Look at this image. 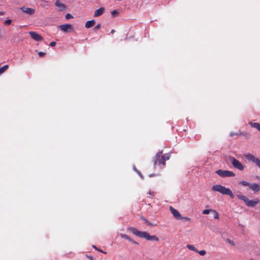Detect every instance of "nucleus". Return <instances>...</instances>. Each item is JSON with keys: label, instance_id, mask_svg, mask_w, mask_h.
<instances>
[{"label": "nucleus", "instance_id": "nucleus-38", "mask_svg": "<svg viewBox=\"0 0 260 260\" xmlns=\"http://www.w3.org/2000/svg\"><path fill=\"white\" fill-rule=\"evenodd\" d=\"M38 55L40 56V57H42L44 55H45V53L44 52H39L38 53Z\"/></svg>", "mask_w": 260, "mask_h": 260}, {"label": "nucleus", "instance_id": "nucleus-21", "mask_svg": "<svg viewBox=\"0 0 260 260\" xmlns=\"http://www.w3.org/2000/svg\"><path fill=\"white\" fill-rule=\"evenodd\" d=\"M186 247L190 250L195 251L196 252H198V250H197V249L196 248H195L194 246L192 245L188 244V245H187Z\"/></svg>", "mask_w": 260, "mask_h": 260}, {"label": "nucleus", "instance_id": "nucleus-17", "mask_svg": "<svg viewBox=\"0 0 260 260\" xmlns=\"http://www.w3.org/2000/svg\"><path fill=\"white\" fill-rule=\"evenodd\" d=\"M40 3V5L42 7L49 6L50 2L45 0H38Z\"/></svg>", "mask_w": 260, "mask_h": 260}, {"label": "nucleus", "instance_id": "nucleus-6", "mask_svg": "<svg viewBox=\"0 0 260 260\" xmlns=\"http://www.w3.org/2000/svg\"><path fill=\"white\" fill-rule=\"evenodd\" d=\"M59 27L60 28L61 30L65 32H69L73 31L74 27L72 24H65L60 25L59 26Z\"/></svg>", "mask_w": 260, "mask_h": 260}, {"label": "nucleus", "instance_id": "nucleus-13", "mask_svg": "<svg viewBox=\"0 0 260 260\" xmlns=\"http://www.w3.org/2000/svg\"><path fill=\"white\" fill-rule=\"evenodd\" d=\"M105 9L103 7L99 8L95 11L94 13V17H96L101 16L104 12Z\"/></svg>", "mask_w": 260, "mask_h": 260}, {"label": "nucleus", "instance_id": "nucleus-12", "mask_svg": "<svg viewBox=\"0 0 260 260\" xmlns=\"http://www.w3.org/2000/svg\"><path fill=\"white\" fill-rule=\"evenodd\" d=\"M245 157L248 161H251L253 163L255 162L257 158V157H255L253 155L250 153H247L245 154Z\"/></svg>", "mask_w": 260, "mask_h": 260}, {"label": "nucleus", "instance_id": "nucleus-20", "mask_svg": "<svg viewBox=\"0 0 260 260\" xmlns=\"http://www.w3.org/2000/svg\"><path fill=\"white\" fill-rule=\"evenodd\" d=\"M120 236L121 238H124L125 239H127L129 240V241H133V239L128 235L124 234H120Z\"/></svg>", "mask_w": 260, "mask_h": 260}, {"label": "nucleus", "instance_id": "nucleus-19", "mask_svg": "<svg viewBox=\"0 0 260 260\" xmlns=\"http://www.w3.org/2000/svg\"><path fill=\"white\" fill-rule=\"evenodd\" d=\"M162 153V151H159L158 152H157V153L156 154V156H155V160H154V165H156L157 164V159L161 157V155Z\"/></svg>", "mask_w": 260, "mask_h": 260}, {"label": "nucleus", "instance_id": "nucleus-29", "mask_svg": "<svg viewBox=\"0 0 260 260\" xmlns=\"http://www.w3.org/2000/svg\"><path fill=\"white\" fill-rule=\"evenodd\" d=\"M12 22V20L11 19H7L5 21L4 23L5 24L8 25H10Z\"/></svg>", "mask_w": 260, "mask_h": 260}, {"label": "nucleus", "instance_id": "nucleus-32", "mask_svg": "<svg viewBox=\"0 0 260 260\" xmlns=\"http://www.w3.org/2000/svg\"><path fill=\"white\" fill-rule=\"evenodd\" d=\"M239 133H234V132H231L230 134V137H233L234 136H239Z\"/></svg>", "mask_w": 260, "mask_h": 260}, {"label": "nucleus", "instance_id": "nucleus-34", "mask_svg": "<svg viewBox=\"0 0 260 260\" xmlns=\"http://www.w3.org/2000/svg\"><path fill=\"white\" fill-rule=\"evenodd\" d=\"M100 27H101V24H98L96 26L94 27V28L93 29L94 31H96L97 30L100 29Z\"/></svg>", "mask_w": 260, "mask_h": 260}, {"label": "nucleus", "instance_id": "nucleus-48", "mask_svg": "<svg viewBox=\"0 0 260 260\" xmlns=\"http://www.w3.org/2000/svg\"><path fill=\"white\" fill-rule=\"evenodd\" d=\"M250 260H254V259H250Z\"/></svg>", "mask_w": 260, "mask_h": 260}, {"label": "nucleus", "instance_id": "nucleus-7", "mask_svg": "<svg viewBox=\"0 0 260 260\" xmlns=\"http://www.w3.org/2000/svg\"><path fill=\"white\" fill-rule=\"evenodd\" d=\"M29 35L31 38L36 41H40L43 40V38L37 32L35 31H29Z\"/></svg>", "mask_w": 260, "mask_h": 260}, {"label": "nucleus", "instance_id": "nucleus-8", "mask_svg": "<svg viewBox=\"0 0 260 260\" xmlns=\"http://www.w3.org/2000/svg\"><path fill=\"white\" fill-rule=\"evenodd\" d=\"M170 211L176 219H179V218H181V215L180 213L178 210L174 208L173 207H170Z\"/></svg>", "mask_w": 260, "mask_h": 260}, {"label": "nucleus", "instance_id": "nucleus-11", "mask_svg": "<svg viewBox=\"0 0 260 260\" xmlns=\"http://www.w3.org/2000/svg\"><path fill=\"white\" fill-rule=\"evenodd\" d=\"M249 188L254 192H256L260 190V185L256 183L251 184Z\"/></svg>", "mask_w": 260, "mask_h": 260}, {"label": "nucleus", "instance_id": "nucleus-37", "mask_svg": "<svg viewBox=\"0 0 260 260\" xmlns=\"http://www.w3.org/2000/svg\"><path fill=\"white\" fill-rule=\"evenodd\" d=\"M66 18L69 19L72 18L73 17L70 14H67L66 16Z\"/></svg>", "mask_w": 260, "mask_h": 260}, {"label": "nucleus", "instance_id": "nucleus-30", "mask_svg": "<svg viewBox=\"0 0 260 260\" xmlns=\"http://www.w3.org/2000/svg\"><path fill=\"white\" fill-rule=\"evenodd\" d=\"M226 241L227 242H228L229 243H230L231 245H232V246H235V243L234 242V241H231L230 239H227L226 240Z\"/></svg>", "mask_w": 260, "mask_h": 260}, {"label": "nucleus", "instance_id": "nucleus-15", "mask_svg": "<svg viewBox=\"0 0 260 260\" xmlns=\"http://www.w3.org/2000/svg\"><path fill=\"white\" fill-rule=\"evenodd\" d=\"M170 157V154H168V153L165 154L164 155H162L161 156V160H162V165L163 166L165 165V161L166 160L169 159Z\"/></svg>", "mask_w": 260, "mask_h": 260}, {"label": "nucleus", "instance_id": "nucleus-45", "mask_svg": "<svg viewBox=\"0 0 260 260\" xmlns=\"http://www.w3.org/2000/svg\"><path fill=\"white\" fill-rule=\"evenodd\" d=\"M96 250H99L95 246H93Z\"/></svg>", "mask_w": 260, "mask_h": 260}, {"label": "nucleus", "instance_id": "nucleus-4", "mask_svg": "<svg viewBox=\"0 0 260 260\" xmlns=\"http://www.w3.org/2000/svg\"><path fill=\"white\" fill-rule=\"evenodd\" d=\"M229 158L235 168L239 169L240 171H243L244 169V166L235 157L233 156H229Z\"/></svg>", "mask_w": 260, "mask_h": 260}, {"label": "nucleus", "instance_id": "nucleus-25", "mask_svg": "<svg viewBox=\"0 0 260 260\" xmlns=\"http://www.w3.org/2000/svg\"><path fill=\"white\" fill-rule=\"evenodd\" d=\"M256 166L260 168V159L258 158H256V160L254 162Z\"/></svg>", "mask_w": 260, "mask_h": 260}, {"label": "nucleus", "instance_id": "nucleus-24", "mask_svg": "<svg viewBox=\"0 0 260 260\" xmlns=\"http://www.w3.org/2000/svg\"><path fill=\"white\" fill-rule=\"evenodd\" d=\"M211 212L214 213V218L215 219H218L219 218V216L217 212L215 210H211Z\"/></svg>", "mask_w": 260, "mask_h": 260}, {"label": "nucleus", "instance_id": "nucleus-26", "mask_svg": "<svg viewBox=\"0 0 260 260\" xmlns=\"http://www.w3.org/2000/svg\"><path fill=\"white\" fill-rule=\"evenodd\" d=\"M179 219L183 220L186 221H189L190 220V218L188 217H183L181 215V218H179Z\"/></svg>", "mask_w": 260, "mask_h": 260}, {"label": "nucleus", "instance_id": "nucleus-16", "mask_svg": "<svg viewBox=\"0 0 260 260\" xmlns=\"http://www.w3.org/2000/svg\"><path fill=\"white\" fill-rule=\"evenodd\" d=\"M249 124L250 125V126L251 127L256 128L257 130H258L260 132V124L259 123L250 122L249 123Z\"/></svg>", "mask_w": 260, "mask_h": 260}, {"label": "nucleus", "instance_id": "nucleus-47", "mask_svg": "<svg viewBox=\"0 0 260 260\" xmlns=\"http://www.w3.org/2000/svg\"><path fill=\"white\" fill-rule=\"evenodd\" d=\"M100 251H101L102 252H103L104 253H106V252H104V251H102V250H100Z\"/></svg>", "mask_w": 260, "mask_h": 260}, {"label": "nucleus", "instance_id": "nucleus-3", "mask_svg": "<svg viewBox=\"0 0 260 260\" xmlns=\"http://www.w3.org/2000/svg\"><path fill=\"white\" fill-rule=\"evenodd\" d=\"M237 197L239 199L243 201L248 207H254L260 202V200L258 199L249 200L247 197L244 195L238 194L237 195Z\"/></svg>", "mask_w": 260, "mask_h": 260}, {"label": "nucleus", "instance_id": "nucleus-1", "mask_svg": "<svg viewBox=\"0 0 260 260\" xmlns=\"http://www.w3.org/2000/svg\"><path fill=\"white\" fill-rule=\"evenodd\" d=\"M128 230L134 235L138 236V237L144 238L147 240L155 241H158L159 240L158 238L156 236H150L147 232L139 231L133 227H128Z\"/></svg>", "mask_w": 260, "mask_h": 260}, {"label": "nucleus", "instance_id": "nucleus-46", "mask_svg": "<svg viewBox=\"0 0 260 260\" xmlns=\"http://www.w3.org/2000/svg\"><path fill=\"white\" fill-rule=\"evenodd\" d=\"M154 176V175H153V174H150V175H149V177H152V176Z\"/></svg>", "mask_w": 260, "mask_h": 260}, {"label": "nucleus", "instance_id": "nucleus-43", "mask_svg": "<svg viewBox=\"0 0 260 260\" xmlns=\"http://www.w3.org/2000/svg\"><path fill=\"white\" fill-rule=\"evenodd\" d=\"M4 15V12H0V16Z\"/></svg>", "mask_w": 260, "mask_h": 260}, {"label": "nucleus", "instance_id": "nucleus-35", "mask_svg": "<svg viewBox=\"0 0 260 260\" xmlns=\"http://www.w3.org/2000/svg\"><path fill=\"white\" fill-rule=\"evenodd\" d=\"M134 170L140 175V176L142 178V176L141 174V173L137 170L135 167H134Z\"/></svg>", "mask_w": 260, "mask_h": 260}, {"label": "nucleus", "instance_id": "nucleus-2", "mask_svg": "<svg viewBox=\"0 0 260 260\" xmlns=\"http://www.w3.org/2000/svg\"><path fill=\"white\" fill-rule=\"evenodd\" d=\"M212 189L215 191H218L221 194L229 195L231 198L234 199V195L230 189L225 188L220 185H216L212 186Z\"/></svg>", "mask_w": 260, "mask_h": 260}, {"label": "nucleus", "instance_id": "nucleus-10", "mask_svg": "<svg viewBox=\"0 0 260 260\" xmlns=\"http://www.w3.org/2000/svg\"><path fill=\"white\" fill-rule=\"evenodd\" d=\"M55 5L58 8V10L59 11H63L66 8V6L60 3L59 0L56 1L55 3Z\"/></svg>", "mask_w": 260, "mask_h": 260}, {"label": "nucleus", "instance_id": "nucleus-36", "mask_svg": "<svg viewBox=\"0 0 260 260\" xmlns=\"http://www.w3.org/2000/svg\"><path fill=\"white\" fill-rule=\"evenodd\" d=\"M158 162V165L162 164V161L161 160V157L157 159V163Z\"/></svg>", "mask_w": 260, "mask_h": 260}, {"label": "nucleus", "instance_id": "nucleus-44", "mask_svg": "<svg viewBox=\"0 0 260 260\" xmlns=\"http://www.w3.org/2000/svg\"><path fill=\"white\" fill-rule=\"evenodd\" d=\"M114 32H115V30L114 29H112L111 31V33H114Z\"/></svg>", "mask_w": 260, "mask_h": 260}, {"label": "nucleus", "instance_id": "nucleus-49", "mask_svg": "<svg viewBox=\"0 0 260 260\" xmlns=\"http://www.w3.org/2000/svg\"><path fill=\"white\" fill-rule=\"evenodd\" d=\"M259 180H260V177L259 178Z\"/></svg>", "mask_w": 260, "mask_h": 260}, {"label": "nucleus", "instance_id": "nucleus-27", "mask_svg": "<svg viewBox=\"0 0 260 260\" xmlns=\"http://www.w3.org/2000/svg\"><path fill=\"white\" fill-rule=\"evenodd\" d=\"M249 134L247 133H240L239 134V136H244L246 138H248L249 137Z\"/></svg>", "mask_w": 260, "mask_h": 260}, {"label": "nucleus", "instance_id": "nucleus-23", "mask_svg": "<svg viewBox=\"0 0 260 260\" xmlns=\"http://www.w3.org/2000/svg\"><path fill=\"white\" fill-rule=\"evenodd\" d=\"M8 68V65H5L0 68V75L4 73L6 70Z\"/></svg>", "mask_w": 260, "mask_h": 260}, {"label": "nucleus", "instance_id": "nucleus-41", "mask_svg": "<svg viewBox=\"0 0 260 260\" xmlns=\"http://www.w3.org/2000/svg\"><path fill=\"white\" fill-rule=\"evenodd\" d=\"M143 219L147 224H148V225L150 224L149 222L145 218H143Z\"/></svg>", "mask_w": 260, "mask_h": 260}, {"label": "nucleus", "instance_id": "nucleus-22", "mask_svg": "<svg viewBox=\"0 0 260 260\" xmlns=\"http://www.w3.org/2000/svg\"><path fill=\"white\" fill-rule=\"evenodd\" d=\"M239 183L243 186H248L249 187H250L251 185L250 183L244 180L240 181Z\"/></svg>", "mask_w": 260, "mask_h": 260}, {"label": "nucleus", "instance_id": "nucleus-28", "mask_svg": "<svg viewBox=\"0 0 260 260\" xmlns=\"http://www.w3.org/2000/svg\"><path fill=\"white\" fill-rule=\"evenodd\" d=\"M197 252L201 255H204L206 253V251L204 250L198 251Z\"/></svg>", "mask_w": 260, "mask_h": 260}, {"label": "nucleus", "instance_id": "nucleus-14", "mask_svg": "<svg viewBox=\"0 0 260 260\" xmlns=\"http://www.w3.org/2000/svg\"><path fill=\"white\" fill-rule=\"evenodd\" d=\"M95 21L94 20L87 21L85 23V27L86 28H90L92 27L95 24Z\"/></svg>", "mask_w": 260, "mask_h": 260}, {"label": "nucleus", "instance_id": "nucleus-9", "mask_svg": "<svg viewBox=\"0 0 260 260\" xmlns=\"http://www.w3.org/2000/svg\"><path fill=\"white\" fill-rule=\"evenodd\" d=\"M20 9L25 14L29 15H33L35 12V10L32 8L26 7H22Z\"/></svg>", "mask_w": 260, "mask_h": 260}, {"label": "nucleus", "instance_id": "nucleus-39", "mask_svg": "<svg viewBox=\"0 0 260 260\" xmlns=\"http://www.w3.org/2000/svg\"><path fill=\"white\" fill-rule=\"evenodd\" d=\"M56 45V42H51L50 44V46L51 47H54Z\"/></svg>", "mask_w": 260, "mask_h": 260}, {"label": "nucleus", "instance_id": "nucleus-18", "mask_svg": "<svg viewBox=\"0 0 260 260\" xmlns=\"http://www.w3.org/2000/svg\"><path fill=\"white\" fill-rule=\"evenodd\" d=\"M162 153V151H159L158 152H157V153L156 154V156H155V160H154V165H156L157 164V159L161 157V155Z\"/></svg>", "mask_w": 260, "mask_h": 260}, {"label": "nucleus", "instance_id": "nucleus-42", "mask_svg": "<svg viewBox=\"0 0 260 260\" xmlns=\"http://www.w3.org/2000/svg\"><path fill=\"white\" fill-rule=\"evenodd\" d=\"M131 242H133L134 244H138V242H137L135 241H134L133 240V241H131Z\"/></svg>", "mask_w": 260, "mask_h": 260}, {"label": "nucleus", "instance_id": "nucleus-31", "mask_svg": "<svg viewBox=\"0 0 260 260\" xmlns=\"http://www.w3.org/2000/svg\"><path fill=\"white\" fill-rule=\"evenodd\" d=\"M212 210H209V209H205L203 210V213L204 214H208L210 213V211H211Z\"/></svg>", "mask_w": 260, "mask_h": 260}, {"label": "nucleus", "instance_id": "nucleus-33", "mask_svg": "<svg viewBox=\"0 0 260 260\" xmlns=\"http://www.w3.org/2000/svg\"><path fill=\"white\" fill-rule=\"evenodd\" d=\"M117 14H118V12L117 11H116V10H114L112 12V15L113 17H115Z\"/></svg>", "mask_w": 260, "mask_h": 260}, {"label": "nucleus", "instance_id": "nucleus-5", "mask_svg": "<svg viewBox=\"0 0 260 260\" xmlns=\"http://www.w3.org/2000/svg\"><path fill=\"white\" fill-rule=\"evenodd\" d=\"M216 173L222 177L235 176V174L233 172L228 170H218Z\"/></svg>", "mask_w": 260, "mask_h": 260}, {"label": "nucleus", "instance_id": "nucleus-40", "mask_svg": "<svg viewBox=\"0 0 260 260\" xmlns=\"http://www.w3.org/2000/svg\"><path fill=\"white\" fill-rule=\"evenodd\" d=\"M148 194H149V195L150 196H153L154 195V192L153 191H151L150 190H149V191L147 192Z\"/></svg>", "mask_w": 260, "mask_h": 260}]
</instances>
